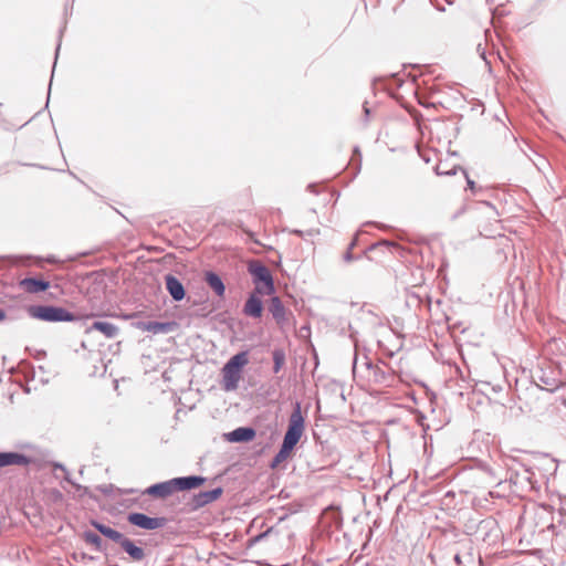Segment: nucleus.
<instances>
[{
  "mask_svg": "<svg viewBox=\"0 0 566 566\" xmlns=\"http://www.w3.org/2000/svg\"><path fill=\"white\" fill-rule=\"evenodd\" d=\"M176 491H177V489H176L175 480L172 479L170 481H166V482L149 486L147 489V494L155 496V497L165 499V497L171 495L172 493H175Z\"/></svg>",
  "mask_w": 566,
  "mask_h": 566,
  "instance_id": "7",
  "label": "nucleus"
},
{
  "mask_svg": "<svg viewBox=\"0 0 566 566\" xmlns=\"http://www.w3.org/2000/svg\"><path fill=\"white\" fill-rule=\"evenodd\" d=\"M244 232L249 235V238H250L253 242L259 243V241L255 239V237H254V233H253V232H251V231H249V230H244Z\"/></svg>",
  "mask_w": 566,
  "mask_h": 566,
  "instance_id": "22",
  "label": "nucleus"
},
{
  "mask_svg": "<svg viewBox=\"0 0 566 566\" xmlns=\"http://www.w3.org/2000/svg\"><path fill=\"white\" fill-rule=\"evenodd\" d=\"M98 331L107 338H113L118 334V327L108 322H95L87 328L86 333Z\"/></svg>",
  "mask_w": 566,
  "mask_h": 566,
  "instance_id": "13",
  "label": "nucleus"
},
{
  "mask_svg": "<svg viewBox=\"0 0 566 566\" xmlns=\"http://www.w3.org/2000/svg\"><path fill=\"white\" fill-rule=\"evenodd\" d=\"M52 495L54 496V499L56 500H61L62 499V494L60 491H52Z\"/></svg>",
  "mask_w": 566,
  "mask_h": 566,
  "instance_id": "23",
  "label": "nucleus"
},
{
  "mask_svg": "<svg viewBox=\"0 0 566 566\" xmlns=\"http://www.w3.org/2000/svg\"><path fill=\"white\" fill-rule=\"evenodd\" d=\"M227 437L229 441L248 442L254 439L255 431L252 428L240 427L231 431Z\"/></svg>",
  "mask_w": 566,
  "mask_h": 566,
  "instance_id": "12",
  "label": "nucleus"
},
{
  "mask_svg": "<svg viewBox=\"0 0 566 566\" xmlns=\"http://www.w3.org/2000/svg\"><path fill=\"white\" fill-rule=\"evenodd\" d=\"M94 526L101 534H103L104 536L114 542L120 543L124 538V535L122 533L117 532L116 530L109 526L99 523H94Z\"/></svg>",
  "mask_w": 566,
  "mask_h": 566,
  "instance_id": "17",
  "label": "nucleus"
},
{
  "mask_svg": "<svg viewBox=\"0 0 566 566\" xmlns=\"http://www.w3.org/2000/svg\"><path fill=\"white\" fill-rule=\"evenodd\" d=\"M249 363L247 352H241L231 357L223 366L222 374V388L226 391H233L238 388L242 377V369Z\"/></svg>",
  "mask_w": 566,
  "mask_h": 566,
  "instance_id": "1",
  "label": "nucleus"
},
{
  "mask_svg": "<svg viewBox=\"0 0 566 566\" xmlns=\"http://www.w3.org/2000/svg\"><path fill=\"white\" fill-rule=\"evenodd\" d=\"M222 494V489L221 488H217V489H213V490H210V491H205V492H200L199 494H197L195 496V506L196 507H201V506H205L216 500H218Z\"/></svg>",
  "mask_w": 566,
  "mask_h": 566,
  "instance_id": "10",
  "label": "nucleus"
},
{
  "mask_svg": "<svg viewBox=\"0 0 566 566\" xmlns=\"http://www.w3.org/2000/svg\"><path fill=\"white\" fill-rule=\"evenodd\" d=\"M270 312L276 319H281L284 316V306L279 297H273L270 303Z\"/></svg>",
  "mask_w": 566,
  "mask_h": 566,
  "instance_id": "18",
  "label": "nucleus"
},
{
  "mask_svg": "<svg viewBox=\"0 0 566 566\" xmlns=\"http://www.w3.org/2000/svg\"><path fill=\"white\" fill-rule=\"evenodd\" d=\"M266 534H268V532L260 534L258 537H255V541L263 538L264 536H266Z\"/></svg>",
  "mask_w": 566,
  "mask_h": 566,
  "instance_id": "25",
  "label": "nucleus"
},
{
  "mask_svg": "<svg viewBox=\"0 0 566 566\" xmlns=\"http://www.w3.org/2000/svg\"><path fill=\"white\" fill-rule=\"evenodd\" d=\"M177 491L190 490L200 486L205 479L200 476H186L174 479Z\"/></svg>",
  "mask_w": 566,
  "mask_h": 566,
  "instance_id": "14",
  "label": "nucleus"
},
{
  "mask_svg": "<svg viewBox=\"0 0 566 566\" xmlns=\"http://www.w3.org/2000/svg\"><path fill=\"white\" fill-rule=\"evenodd\" d=\"M304 432V417L301 411V407L297 403L295 409L290 416L289 419V427L285 432L283 443L286 449H290L293 451L294 447L300 441L302 434Z\"/></svg>",
  "mask_w": 566,
  "mask_h": 566,
  "instance_id": "4",
  "label": "nucleus"
},
{
  "mask_svg": "<svg viewBox=\"0 0 566 566\" xmlns=\"http://www.w3.org/2000/svg\"><path fill=\"white\" fill-rule=\"evenodd\" d=\"M206 282L218 296H223L226 287L222 280L216 273L208 272L206 274Z\"/></svg>",
  "mask_w": 566,
  "mask_h": 566,
  "instance_id": "16",
  "label": "nucleus"
},
{
  "mask_svg": "<svg viewBox=\"0 0 566 566\" xmlns=\"http://www.w3.org/2000/svg\"><path fill=\"white\" fill-rule=\"evenodd\" d=\"M248 270L254 279L255 292L261 295H271L274 292L273 277L270 270L260 261H251Z\"/></svg>",
  "mask_w": 566,
  "mask_h": 566,
  "instance_id": "3",
  "label": "nucleus"
},
{
  "mask_svg": "<svg viewBox=\"0 0 566 566\" xmlns=\"http://www.w3.org/2000/svg\"><path fill=\"white\" fill-rule=\"evenodd\" d=\"M291 453H292V450L286 449L284 446H281L280 451L277 452V454L275 455V458L273 460V467H276L281 462L285 461L291 455Z\"/></svg>",
  "mask_w": 566,
  "mask_h": 566,
  "instance_id": "19",
  "label": "nucleus"
},
{
  "mask_svg": "<svg viewBox=\"0 0 566 566\" xmlns=\"http://www.w3.org/2000/svg\"><path fill=\"white\" fill-rule=\"evenodd\" d=\"M127 520L132 525L149 531L160 528L165 525L164 517H149L143 513H130Z\"/></svg>",
  "mask_w": 566,
  "mask_h": 566,
  "instance_id": "5",
  "label": "nucleus"
},
{
  "mask_svg": "<svg viewBox=\"0 0 566 566\" xmlns=\"http://www.w3.org/2000/svg\"><path fill=\"white\" fill-rule=\"evenodd\" d=\"M284 357L280 353H274V371L277 373L283 364Z\"/></svg>",
  "mask_w": 566,
  "mask_h": 566,
  "instance_id": "21",
  "label": "nucleus"
},
{
  "mask_svg": "<svg viewBox=\"0 0 566 566\" xmlns=\"http://www.w3.org/2000/svg\"><path fill=\"white\" fill-rule=\"evenodd\" d=\"M28 315L38 321L43 322H72L74 315L63 307L51 305H30L27 307Z\"/></svg>",
  "mask_w": 566,
  "mask_h": 566,
  "instance_id": "2",
  "label": "nucleus"
},
{
  "mask_svg": "<svg viewBox=\"0 0 566 566\" xmlns=\"http://www.w3.org/2000/svg\"><path fill=\"white\" fill-rule=\"evenodd\" d=\"M6 318V313L3 310H0V322Z\"/></svg>",
  "mask_w": 566,
  "mask_h": 566,
  "instance_id": "24",
  "label": "nucleus"
},
{
  "mask_svg": "<svg viewBox=\"0 0 566 566\" xmlns=\"http://www.w3.org/2000/svg\"><path fill=\"white\" fill-rule=\"evenodd\" d=\"M165 281H166V289L169 292V294L171 295V297L175 301H181L185 297V289H184V285L181 284V282L172 275H167Z\"/></svg>",
  "mask_w": 566,
  "mask_h": 566,
  "instance_id": "9",
  "label": "nucleus"
},
{
  "mask_svg": "<svg viewBox=\"0 0 566 566\" xmlns=\"http://www.w3.org/2000/svg\"><path fill=\"white\" fill-rule=\"evenodd\" d=\"M146 329L155 332V333L164 332L166 329V324L157 323V322H150V323L147 324Z\"/></svg>",
  "mask_w": 566,
  "mask_h": 566,
  "instance_id": "20",
  "label": "nucleus"
},
{
  "mask_svg": "<svg viewBox=\"0 0 566 566\" xmlns=\"http://www.w3.org/2000/svg\"><path fill=\"white\" fill-rule=\"evenodd\" d=\"M51 283L42 277H25L19 282V287L29 294H38L50 289Z\"/></svg>",
  "mask_w": 566,
  "mask_h": 566,
  "instance_id": "6",
  "label": "nucleus"
},
{
  "mask_svg": "<svg viewBox=\"0 0 566 566\" xmlns=\"http://www.w3.org/2000/svg\"><path fill=\"white\" fill-rule=\"evenodd\" d=\"M263 306L261 300L255 296V294H251L248 298L243 312L245 315L259 318L262 315Z\"/></svg>",
  "mask_w": 566,
  "mask_h": 566,
  "instance_id": "11",
  "label": "nucleus"
},
{
  "mask_svg": "<svg viewBox=\"0 0 566 566\" xmlns=\"http://www.w3.org/2000/svg\"><path fill=\"white\" fill-rule=\"evenodd\" d=\"M120 547L130 556L134 560H142L145 556L144 549L134 544L133 541L124 537L119 543Z\"/></svg>",
  "mask_w": 566,
  "mask_h": 566,
  "instance_id": "15",
  "label": "nucleus"
},
{
  "mask_svg": "<svg viewBox=\"0 0 566 566\" xmlns=\"http://www.w3.org/2000/svg\"><path fill=\"white\" fill-rule=\"evenodd\" d=\"M30 460L17 452H0V468L9 465H27Z\"/></svg>",
  "mask_w": 566,
  "mask_h": 566,
  "instance_id": "8",
  "label": "nucleus"
}]
</instances>
